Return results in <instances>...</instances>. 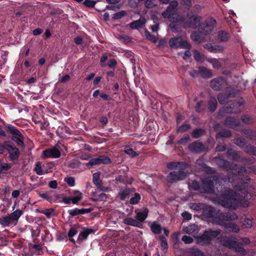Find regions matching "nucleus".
Here are the masks:
<instances>
[{"label":"nucleus","mask_w":256,"mask_h":256,"mask_svg":"<svg viewBox=\"0 0 256 256\" xmlns=\"http://www.w3.org/2000/svg\"><path fill=\"white\" fill-rule=\"evenodd\" d=\"M218 204L222 206L236 210L238 207L248 208L249 202L242 196L228 189L221 194L218 198Z\"/></svg>","instance_id":"f257e3e1"},{"label":"nucleus","mask_w":256,"mask_h":256,"mask_svg":"<svg viewBox=\"0 0 256 256\" xmlns=\"http://www.w3.org/2000/svg\"><path fill=\"white\" fill-rule=\"evenodd\" d=\"M220 229L206 230L202 234L197 236V242L202 246L208 245L213 239L216 238L220 234Z\"/></svg>","instance_id":"f03ea898"},{"label":"nucleus","mask_w":256,"mask_h":256,"mask_svg":"<svg viewBox=\"0 0 256 256\" xmlns=\"http://www.w3.org/2000/svg\"><path fill=\"white\" fill-rule=\"evenodd\" d=\"M187 168L182 166V168H178V170L170 172L166 176L167 182L174 184L185 180L188 174V171L186 170Z\"/></svg>","instance_id":"7ed1b4c3"},{"label":"nucleus","mask_w":256,"mask_h":256,"mask_svg":"<svg viewBox=\"0 0 256 256\" xmlns=\"http://www.w3.org/2000/svg\"><path fill=\"white\" fill-rule=\"evenodd\" d=\"M218 182L216 176H208L202 180L200 190L208 194H214V185Z\"/></svg>","instance_id":"20e7f679"},{"label":"nucleus","mask_w":256,"mask_h":256,"mask_svg":"<svg viewBox=\"0 0 256 256\" xmlns=\"http://www.w3.org/2000/svg\"><path fill=\"white\" fill-rule=\"evenodd\" d=\"M216 26V20L212 17H210L207 18L204 22L200 24L198 31L202 34L206 35L212 32Z\"/></svg>","instance_id":"39448f33"},{"label":"nucleus","mask_w":256,"mask_h":256,"mask_svg":"<svg viewBox=\"0 0 256 256\" xmlns=\"http://www.w3.org/2000/svg\"><path fill=\"white\" fill-rule=\"evenodd\" d=\"M244 101L242 98L230 101L228 106L224 108V112L227 114H239L241 112L242 107L244 106Z\"/></svg>","instance_id":"423d86ee"},{"label":"nucleus","mask_w":256,"mask_h":256,"mask_svg":"<svg viewBox=\"0 0 256 256\" xmlns=\"http://www.w3.org/2000/svg\"><path fill=\"white\" fill-rule=\"evenodd\" d=\"M170 46L173 49L182 48L190 50L192 46L186 40H184L181 36L174 37L169 40Z\"/></svg>","instance_id":"0eeeda50"},{"label":"nucleus","mask_w":256,"mask_h":256,"mask_svg":"<svg viewBox=\"0 0 256 256\" xmlns=\"http://www.w3.org/2000/svg\"><path fill=\"white\" fill-rule=\"evenodd\" d=\"M178 4L176 0H172L170 2L166 10L162 13L163 18H168L170 21L176 20V9L178 7Z\"/></svg>","instance_id":"6e6552de"},{"label":"nucleus","mask_w":256,"mask_h":256,"mask_svg":"<svg viewBox=\"0 0 256 256\" xmlns=\"http://www.w3.org/2000/svg\"><path fill=\"white\" fill-rule=\"evenodd\" d=\"M22 214L20 210H16L10 216L0 218V224L4 226L16 224Z\"/></svg>","instance_id":"1a4fd4ad"},{"label":"nucleus","mask_w":256,"mask_h":256,"mask_svg":"<svg viewBox=\"0 0 256 256\" xmlns=\"http://www.w3.org/2000/svg\"><path fill=\"white\" fill-rule=\"evenodd\" d=\"M228 85L226 79L222 76L214 78L210 82V87L215 90H222Z\"/></svg>","instance_id":"9d476101"},{"label":"nucleus","mask_w":256,"mask_h":256,"mask_svg":"<svg viewBox=\"0 0 256 256\" xmlns=\"http://www.w3.org/2000/svg\"><path fill=\"white\" fill-rule=\"evenodd\" d=\"M201 17L197 15H192L189 16L184 23V28H196L200 27Z\"/></svg>","instance_id":"9b49d317"},{"label":"nucleus","mask_w":256,"mask_h":256,"mask_svg":"<svg viewBox=\"0 0 256 256\" xmlns=\"http://www.w3.org/2000/svg\"><path fill=\"white\" fill-rule=\"evenodd\" d=\"M214 160L218 167L226 170H233L238 166L237 164L231 163L220 156H216Z\"/></svg>","instance_id":"f8f14e48"},{"label":"nucleus","mask_w":256,"mask_h":256,"mask_svg":"<svg viewBox=\"0 0 256 256\" xmlns=\"http://www.w3.org/2000/svg\"><path fill=\"white\" fill-rule=\"evenodd\" d=\"M144 220V214L143 212H138L137 214L136 220L132 218H126L124 220V222L128 224L142 228Z\"/></svg>","instance_id":"ddd939ff"},{"label":"nucleus","mask_w":256,"mask_h":256,"mask_svg":"<svg viewBox=\"0 0 256 256\" xmlns=\"http://www.w3.org/2000/svg\"><path fill=\"white\" fill-rule=\"evenodd\" d=\"M188 149L191 152L200 154L205 152L206 148L202 142L196 141L190 144Z\"/></svg>","instance_id":"4468645a"},{"label":"nucleus","mask_w":256,"mask_h":256,"mask_svg":"<svg viewBox=\"0 0 256 256\" xmlns=\"http://www.w3.org/2000/svg\"><path fill=\"white\" fill-rule=\"evenodd\" d=\"M224 124L228 128L235 130L237 127L240 126V122L234 116H229L226 118Z\"/></svg>","instance_id":"2eb2a0df"},{"label":"nucleus","mask_w":256,"mask_h":256,"mask_svg":"<svg viewBox=\"0 0 256 256\" xmlns=\"http://www.w3.org/2000/svg\"><path fill=\"white\" fill-rule=\"evenodd\" d=\"M226 215L225 212H222L220 210H218L215 214L214 218L213 220L218 224L224 226L228 223L226 222Z\"/></svg>","instance_id":"dca6fc26"},{"label":"nucleus","mask_w":256,"mask_h":256,"mask_svg":"<svg viewBox=\"0 0 256 256\" xmlns=\"http://www.w3.org/2000/svg\"><path fill=\"white\" fill-rule=\"evenodd\" d=\"M216 212V211L214 207L208 206L204 204L202 214L204 217L207 218H212L213 220L214 218Z\"/></svg>","instance_id":"f3484780"},{"label":"nucleus","mask_w":256,"mask_h":256,"mask_svg":"<svg viewBox=\"0 0 256 256\" xmlns=\"http://www.w3.org/2000/svg\"><path fill=\"white\" fill-rule=\"evenodd\" d=\"M110 162V159L106 156H100L98 158L92 159L88 163L86 164L87 166H93L102 164H108Z\"/></svg>","instance_id":"a211bd4d"},{"label":"nucleus","mask_w":256,"mask_h":256,"mask_svg":"<svg viewBox=\"0 0 256 256\" xmlns=\"http://www.w3.org/2000/svg\"><path fill=\"white\" fill-rule=\"evenodd\" d=\"M182 166H184V168H188L189 164L185 162H172L167 164L166 167L170 170H178V168H182Z\"/></svg>","instance_id":"6ab92c4d"},{"label":"nucleus","mask_w":256,"mask_h":256,"mask_svg":"<svg viewBox=\"0 0 256 256\" xmlns=\"http://www.w3.org/2000/svg\"><path fill=\"white\" fill-rule=\"evenodd\" d=\"M204 47L210 52L218 53L222 52L224 51V48L222 46L211 43L206 44Z\"/></svg>","instance_id":"aec40b11"},{"label":"nucleus","mask_w":256,"mask_h":256,"mask_svg":"<svg viewBox=\"0 0 256 256\" xmlns=\"http://www.w3.org/2000/svg\"><path fill=\"white\" fill-rule=\"evenodd\" d=\"M220 241L222 246L231 250L234 246L236 245L237 242L236 241L234 240L232 238L227 236L222 237Z\"/></svg>","instance_id":"412c9836"},{"label":"nucleus","mask_w":256,"mask_h":256,"mask_svg":"<svg viewBox=\"0 0 256 256\" xmlns=\"http://www.w3.org/2000/svg\"><path fill=\"white\" fill-rule=\"evenodd\" d=\"M60 156L59 150L56 148H54L44 151L42 156L44 158H58Z\"/></svg>","instance_id":"4be33fe9"},{"label":"nucleus","mask_w":256,"mask_h":256,"mask_svg":"<svg viewBox=\"0 0 256 256\" xmlns=\"http://www.w3.org/2000/svg\"><path fill=\"white\" fill-rule=\"evenodd\" d=\"M242 133L250 140H256V130L250 128H244L241 130Z\"/></svg>","instance_id":"5701e85b"},{"label":"nucleus","mask_w":256,"mask_h":256,"mask_svg":"<svg viewBox=\"0 0 256 256\" xmlns=\"http://www.w3.org/2000/svg\"><path fill=\"white\" fill-rule=\"evenodd\" d=\"M10 130V132L14 134L12 136L13 140L16 142L19 145L22 144V136H21L20 132L14 128H12Z\"/></svg>","instance_id":"b1692460"},{"label":"nucleus","mask_w":256,"mask_h":256,"mask_svg":"<svg viewBox=\"0 0 256 256\" xmlns=\"http://www.w3.org/2000/svg\"><path fill=\"white\" fill-rule=\"evenodd\" d=\"M232 250L238 253L239 256H244L246 254V250L242 247V244L238 242Z\"/></svg>","instance_id":"393cba45"},{"label":"nucleus","mask_w":256,"mask_h":256,"mask_svg":"<svg viewBox=\"0 0 256 256\" xmlns=\"http://www.w3.org/2000/svg\"><path fill=\"white\" fill-rule=\"evenodd\" d=\"M218 39L222 42H226L230 38V34L225 30H219L217 33Z\"/></svg>","instance_id":"a878e982"},{"label":"nucleus","mask_w":256,"mask_h":256,"mask_svg":"<svg viewBox=\"0 0 256 256\" xmlns=\"http://www.w3.org/2000/svg\"><path fill=\"white\" fill-rule=\"evenodd\" d=\"M6 148L9 152L10 157L12 160H15L18 158L19 152L16 148L9 145Z\"/></svg>","instance_id":"bb28decb"},{"label":"nucleus","mask_w":256,"mask_h":256,"mask_svg":"<svg viewBox=\"0 0 256 256\" xmlns=\"http://www.w3.org/2000/svg\"><path fill=\"white\" fill-rule=\"evenodd\" d=\"M83 198V194L82 192L78 190H74L72 192V202L73 204H77Z\"/></svg>","instance_id":"cd10ccee"},{"label":"nucleus","mask_w":256,"mask_h":256,"mask_svg":"<svg viewBox=\"0 0 256 256\" xmlns=\"http://www.w3.org/2000/svg\"><path fill=\"white\" fill-rule=\"evenodd\" d=\"M240 120L246 124H253L255 122L254 118L249 114L242 115Z\"/></svg>","instance_id":"c85d7f7f"},{"label":"nucleus","mask_w":256,"mask_h":256,"mask_svg":"<svg viewBox=\"0 0 256 256\" xmlns=\"http://www.w3.org/2000/svg\"><path fill=\"white\" fill-rule=\"evenodd\" d=\"M226 93L228 98H235L238 95L240 90L232 87H226Z\"/></svg>","instance_id":"c756f323"},{"label":"nucleus","mask_w":256,"mask_h":256,"mask_svg":"<svg viewBox=\"0 0 256 256\" xmlns=\"http://www.w3.org/2000/svg\"><path fill=\"white\" fill-rule=\"evenodd\" d=\"M224 226L229 232L234 233H238L240 230L239 226L232 222H228Z\"/></svg>","instance_id":"7c9ffc66"},{"label":"nucleus","mask_w":256,"mask_h":256,"mask_svg":"<svg viewBox=\"0 0 256 256\" xmlns=\"http://www.w3.org/2000/svg\"><path fill=\"white\" fill-rule=\"evenodd\" d=\"M200 34V32H194L190 35V38L196 42L202 43L204 41V38Z\"/></svg>","instance_id":"2f4dec72"},{"label":"nucleus","mask_w":256,"mask_h":256,"mask_svg":"<svg viewBox=\"0 0 256 256\" xmlns=\"http://www.w3.org/2000/svg\"><path fill=\"white\" fill-rule=\"evenodd\" d=\"M198 69L200 74L202 77L209 78L212 76V73L211 70H208L206 67L200 66Z\"/></svg>","instance_id":"473e14b6"},{"label":"nucleus","mask_w":256,"mask_h":256,"mask_svg":"<svg viewBox=\"0 0 256 256\" xmlns=\"http://www.w3.org/2000/svg\"><path fill=\"white\" fill-rule=\"evenodd\" d=\"M34 170L36 173L39 175L44 174L48 172L45 166L44 165L43 167H42V164L40 162H38L36 164Z\"/></svg>","instance_id":"72a5a7b5"},{"label":"nucleus","mask_w":256,"mask_h":256,"mask_svg":"<svg viewBox=\"0 0 256 256\" xmlns=\"http://www.w3.org/2000/svg\"><path fill=\"white\" fill-rule=\"evenodd\" d=\"M218 102L216 98L211 97L208 102V109L210 112H214L217 108Z\"/></svg>","instance_id":"f704fd0d"},{"label":"nucleus","mask_w":256,"mask_h":256,"mask_svg":"<svg viewBox=\"0 0 256 256\" xmlns=\"http://www.w3.org/2000/svg\"><path fill=\"white\" fill-rule=\"evenodd\" d=\"M150 230L154 234H158L162 232V228L160 224L156 222H154L150 226Z\"/></svg>","instance_id":"c9c22d12"},{"label":"nucleus","mask_w":256,"mask_h":256,"mask_svg":"<svg viewBox=\"0 0 256 256\" xmlns=\"http://www.w3.org/2000/svg\"><path fill=\"white\" fill-rule=\"evenodd\" d=\"M205 134V130L200 128H197L194 130L192 133V138H198Z\"/></svg>","instance_id":"e433bc0d"},{"label":"nucleus","mask_w":256,"mask_h":256,"mask_svg":"<svg viewBox=\"0 0 256 256\" xmlns=\"http://www.w3.org/2000/svg\"><path fill=\"white\" fill-rule=\"evenodd\" d=\"M232 136V132L230 130L224 129L217 134L216 138H230Z\"/></svg>","instance_id":"4c0bfd02"},{"label":"nucleus","mask_w":256,"mask_h":256,"mask_svg":"<svg viewBox=\"0 0 256 256\" xmlns=\"http://www.w3.org/2000/svg\"><path fill=\"white\" fill-rule=\"evenodd\" d=\"M158 240H160V246L163 251L166 252L168 249V244L166 238L164 236H160Z\"/></svg>","instance_id":"58836bf2"},{"label":"nucleus","mask_w":256,"mask_h":256,"mask_svg":"<svg viewBox=\"0 0 256 256\" xmlns=\"http://www.w3.org/2000/svg\"><path fill=\"white\" fill-rule=\"evenodd\" d=\"M228 98H229L226 93H220L217 96V99L222 104H225Z\"/></svg>","instance_id":"ea45409f"},{"label":"nucleus","mask_w":256,"mask_h":256,"mask_svg":"<svg viewBox=\"0 0 256 256\" xmlns=\"http://www.w3.org/2000/svg\"><path fill=\"white\" fill-rule=\"evenodd\" d=\"M225 213L227 216L226 218L227 222L230 220H234L238 218L237 214L234 212L227 211L225 212Z\"/></svg>","instance_id":"a19ab883"},{"label":"nucleus","mask_w":256,"mask_h":256,"mask_svg":"<svg viewBox=\"0 0 256 256\" xmlns=\"http://www.w3.org/2000/svg\"><path fill=\"white\" fill-rule=\"evenodd\" d=\"M250 178L248 176H244L243 178H241L240 180L241 185L239 186L236 189L239 190H242L243 188L245 187L246 184L248 183V182L250 181Z\"/></svg>","instance_id":"79ce46f5"},{"label":"nucleus","mask_w":256,"mask_h":256,"mask_svg":"<svg viewBox=\"0 0 256 256\" xmlns=\"http://www.w3.org/2000/svg\"><path fill=\"white\" fill-rule=\"evenodd\" d=\"M238 170L237 173L238 174L236 176V177L238 178H240L241 176H242L244 173H247V170H246V167L243 166H240L238 164V166L234 170Z\"/></svg>","instance_id":"37998d69"},{"label":"nucleus","mask_w":256,"mask_h":256,"mask_svg":"<svg viewBox=\"0 0 256 256\" xmlns=\"http://www.w3.org/2000/svg\"><path fill=\"white\" fill-rule=\"evenodd\" d=\"M93 232H94V231L92 229L86 230L80 233L78 236V240H82L86 238L89 234Z\"/></svg>","instance_id":"c03bdc74"},{"label":"nucleus","mask_w":256,"mask_h":256,"mask_svg":"<svg viewBox=\"0 0 256 256\" xmlns=\"http://www.w3.org/2000/svg\"><path fill=\"white\" fill-rule=\"evenodd\" d=\"M198 226L196 224H192L184 229V232L192 234L197 229Z\"/></svg>","instance_id":"a18cd8bd"},{"label":"nucleus","mask_w":256,"mask_h":256,"mask_svg":"<svg viewBox=\"0 0 256 256\" xmlns=\"http://www.w3.org/2000/svg\"><path fill=\"white\" fill-rule=\"evenodd\" d=\"M234 142L240 148H244L246 146V142L244 138L240 137L234 140Z\"/></svg>","instance_id":"49530a36"},{"label":"nucleus","mask_w":256,"mask_h":256,"mask_svg":"<svg viewBox=\"0 0 256 256\" xmlns=\"http://www.w3.org/2000/svg\"><path fill=\"white\" fill-rule=\"evenodd\" d=\"M190 189L194 190H200V187L199 182L196 180H192L190 184L189 185Z\"/></svg>","instance_id":"de8ad7c7"},{"label":"nucleus","mask_w":256,"mask_h":256,"mask_svg":"<svg viewBox=\"0 0 256 256\" xmlns=\"http://www.w3.org/2000/svg\"><path fill=\"white\" fill-rule=\"evenodd\" d=\"M145 37L152 42L155 43L157 42V38L154 35H152L145 28Z\"/></svg>","instance_id":"09e8293b"},{"label":"nucleus","mask_w":256,"mask_h":256,"mask_svg":"<svg viewBox=\"0 0 256 256\" xmlns=\"http://www.w3.org/2000/svg\"><path fill=\"white\" fill-rule=\"evenodd\" d=\"M245 152L250 154L256 156V147L253 146H246Z\"/></svg>","instance_id":"8fccbe9b"},{"label":"nucleus","mask_w":256,"mask_h":256,"mask_svg":"<svg viewBox=\"0 0 256 256\" xmlns=\"http://www.w3.org/2000/svg\"><path fill=\"white\" fill-rule=\"evenodd\" d=\"M130 196H132V194H131L130 190L128 189L123 190L120 195V198L122 200L128 198Z\"/></svg>","instance_id":"3c124183"},{"label":"nucleus","mask_w":256,"mask_h":256,"mask_svg":"<svg viewBox=\"0 0 256 256\" xmlns=\"http://www.w3.org/2000/svg\"><path fill=\"white\" fill-rule=\"evenodd\" d=\"M204 204H202V203H198V204L193 203V204H192L190 208L196 211H200L202 212L203 208L204 206Z\"/></svg>","instance_id":"603ef678"},{"label":"nucleus","mask_w":256,"mask_h":256,"mask_svg":"<svg viewBox=\"0 0 256 256\" xmlns=\"http://www.w3.org/2000/svg\"><path fill=\"white\" fill-rule=\"evenodd\" d=\"M158 0H145V7L152 8L157 6Z\"/></svg>","instance_id":"864d4df0"},{"label":"nucleus","mask_w":256,"mask_h":256,"mask_svg":"<svg viewBox=\"0 0 256 256\" xmlns=\"http://www.w3.org/2000/svg\"><path fill=\"white\" fill-rule=\"evenodd\" d=\"M190 128V126L189 124H184L178 128L176 132H184L188 131Z\"/></svg>","instance_id":"5fc2aeb1"},{"label":"nucleus","mask_w":256,"mask_h":256,"mask_svg":"<svg viewBox=\"0 0 256 256\" xmlns=\"http://www.w3.org/2000/svg\"><path fill=\"white\" fill-rule=\"evenodd\" d=\"M190 140V136L186 134L183 138H181L177 142V144L179 145H185Z\"/></svg>","instance_id":"6e6d98bb"},{"label":"nucleus","mask_w":256,"mask_h":256,"mask_svg":"<svg viewBox=\"0 0 256 256\" xmlns=\"http://www.w3.org/2000/svg\"><path fill=\"white\" fill-rule=\"evenodd\" d=\"M140 198V194L138 193L134 194V196L132 197L130 199V203L132 204H135L138 203Z\"/></svg>","instance_id":"4d7b16f0"},{"label":"nucleus","mask_w":256,"mask_h":256,"mask_svg":"<svg viewBox=\"0 0 256 256\" xmlns=\"http://www.w3.org/2000/svg\"><path fill=\"white\" fill-rule=\"evenodd\" d=\"M226 145L224 144L220 143L216 146V151L224 152L226 150Z\"/></svg>","instance_id":"13d9d810"},{"label":"nucleus","mask_w":256,"mask_h":256,"mask_svg":"<svg viewBox=\"0 0 256 256\" xmlns=\"http://www.w3.org/2000/svg\"><path fill=\"white\" fill-rule=\"evenodd\" d=\"M142 24V22L140 20H136L130 24V27L132 28H139Z\"/></svg>","instance_id":"bf43d9fd"},{"label":"nucleus","mask_w":256,"mask_h":256,"mask_svg":"<svg viewBox=\"0 0 256 256\" xmlns=\"http://www.w3.org/2000/svg\"><path fill=\"white\" fill-rule=\"evenodd\" d=\"M244 226L246 228H251L252 226V218H245Z\"/></svg>","instance_id":"052dcab7"},{"label":"nucleus","mask_w":256,"mask_h":256,"mask_svg":"<svg viewBox=\"0 0 256 256\" xmlns=\"http://www.w3.org/2000/svg\"><path fill=\"white\" fill-rule=\"evenodd\" d=\"M182 240L186 244H190L193 242V238L190 236H184L182 238Z\"/></svg>","instance_id":"680f3d73"},{"label":"nucleus","mask_w":256,"mask_h":256,"mask_svg":"<svg viewBox=\"0 0 256 256\" xmlns=\"http://www.w3.org/2000/svg\"><path fill=\"white\" fill-rule=\"evenodd\" d=\"M86 212V210H78V209H75L74 210H71L70 212V214L71 215L75 216L80 214H84Z\"/></svg>","instance_id":"e2e57ef3"},{"label":"nucleus","mask_w":256,"mask_h":256,"mask_svg":"<svg viewBox=\"0 0 256 256\" xmlns=\"http://www.w3.org/2000/svg\"><path fill=\"white\" fill-rule=\"evenodd\" d=\"M210 62L212 64L214 68H218L221 66L220 62L216 58L212 59Z\"/></svg>","instance_id":"0e129e2a"},{"label":"nucleus","mask_w":256,"mask_h":256,"mask_svg":"<svg viewBox=\"0 0 256 256\" xmlns=\"http://www.w3.org/2000/svg\"><path fill=\"white\" fill-rule=\"evenodd\" d=\"M182 216L184 220H190L192 218V214L186 211L183 212L182 214Z\"/></svg>","instance_id":"69168bd1"},{"label":"nucleus","mask_w":256,"mask_h":256,"mask_svg":"<svg viewBox=\"0 0 256 256\" xmlns=\"http://www.w3.org/2000/svg\"><path fill=\"white\" fill-rule=\"evenodd\" d=\"M194 60L198 62L202 60V56L200 52L196 50L194 52Z\"/></svg>","instance_id":"338daca9"},{"label":"nucleus","mask_w":256,"mask_h":256,"mask_svg":"<svg viewBox=\"0 0 256 256\" xmlns=\"http://www.w3.org/2000/svg\"><path fill=\"white\" fill-rule=\"evenodd\" d=\"M190 256H204V254L200 250H196L192 252Z\"/></svg>","instance_id":"774afa93"}]
</instances>
